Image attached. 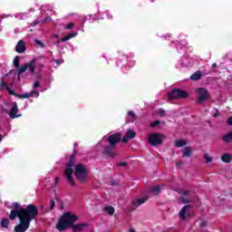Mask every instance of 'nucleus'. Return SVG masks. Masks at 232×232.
I'll use <instances>...</instances> for the list:
<instances>
[{
  "label": "nucleus",
  "instance_id": "f257e3e1",
  "mask_svg": "<svg viewBox=\"0 0 232 232\" xmlns=\"http://www.w3.org/2000/svg\"><path fill=\"white\" fill-rule=\"evenodd\" d=\"M79 220V217L72 212H65L58 220L56 224V229L59 231H66L68 227H72V232L84 231L85 227H88V224L80 223L75 224Z\"/></svg>",
  "mask_w": 232,
  "mask_h": 232
},
{
  "label": "nucleus",
  "instance_id": "f03ea898",
  "mask_svg": "<svg viewBox=\"0 0 232 232\" xmlns=\"http://www.w3.org/2000/svg\"><path fill=\"white\" fill-rule=\"evenodd\" d=\"M121 140H122V134L120 132L109 135L106 139L108 145L102 146V156L107 157L108 159H116V157H119L116 148Z\"/></svg>",
  "mask_w": 232,
  "mask_h": 232
},
{
  "label": "nucleus",
  "instance_id": "7ed1b4c3",
  "mask_svg": "<svg viewBox=\"0 0 232 232\" xmlns=\"http://www.w3.org/2000/svg\"><path fill=\"white\" fill-rule=\"evenodd\" d=\"M38 216L39 209L35 205L30 204L26 208H22V220L30 224V222H32V220H35Z\"/></svg>",
  "mask_w": 232,
  "mask_h": 232
},
{
  "label": "nucleus",
  "instance_id": "20e7f679",
  "mask_svg": "<svg viewBox=\"0 0 232 232\" xmlns=\"http://www.w3.org/2000/svg\"><path fill=\"white\" fill-rule=\"evenodd\" d=\"M73 166H75V153H72L67 165L65 166L64 175L71 186L75 187V179H73Z\"/></svg>",
  "mask_w": 232,
  "mask_h": 232
},
{
  "label": "nucleus",
  "instance_id": "39448f33",
  "mask_svg": "<svg viewBox=\"0 0 232 232\" xmlns=\"http://www.w3.org/2000/svg\"><path fill=\"white\" fill-rule=\"evenodd\" d=\"M90 173L86 169V166L82 163H78L74 169V176L77 180L80 181V184H84L88 180Z\"/></svg>",
  "mask_w": 232,
  "mask_h": 232
},
{
  "label": "nucleus",
  "instance_id": "423d86ee",
  "mask_svg": "<svg viewBox=\"0 0 232 232\" xmlns=\"http://www.w3.org/2000/svg\"><path fill=\"white\" fill-rule=\"evenodd\" d=\"M36 63H37V60L33 59L29 63H27L24 65H21L20 68L18 69V72H17L18 81H21V75H23V73H24V72H26V70H29L30 73H32V75H34L35 73Z\"/></svg>",
  "mask_w": 232,
  "mask_h": 232
},
{
  "label": "nucleus",
  "instance_id": "0eeeda50",
  "mask_svg": "<svg viewBox=\"0 0 232 232\" xmlns=\"http://www.w3.org/2000/svg\"><path fill=\"white\" fill-rule=\"evenodd\" d=\"M170 101H177L179 99H188L189 93L181 89H173L171 92L168 94Z\"/></svg>",
  "mask_w": 232,
  "mask_h": 232
},
{
  "label": "nucleus",
  "instance_id": "6e6552de",
  "mask_svg": "<svg viewBox=\"0 0 232 232\" xmlns=\"http://www.w3.org/2000/svg\"><path fill=\"white\" fill-rule=\"evenodd\" d=\"M148 142L150 146L152 147L160 146V144L163 142L162 134L150 133L148 138Z\"/></svg>",
  "mask_w": 232,
  "mask_h": 232
},
{
  "label": "nucleus",
  "instance_id": "1a4fd4ad",
  "mask_svg": "<svg viewBox=\"0 0 232 232\" xmlns=\"http://www.w3.org/2000/svg\"><path fill=\"white\" fill-rule=\"evenodd\" d=\"M196 92L198 94V104H202V102L209 99V92L204 88H198L196 90Z\"/></svg>",
  "mask_w": 232,
  "mask_h": 232
},
{
  "label": "nucleus",
  "instance_id": "9d476101",
  "mask_svg": "<svg viewBox=\"0 0 232 232\" xmlns=\"http://www.w3.org/2000/svg\"><path fill=\"white\" fill-rule=\"evenodd\" d=\"M179 215L180 220H186V215L187 217H191V215H193V210H191V205L184 206L179 211Z\"/></svg>",
  "mask_w": 232,
  "mask_h": 232
},
{
  "label": "nucleus",
  "instance_id": "9b49d317",
  "mask_svg": "<svg viewBox=\"0 0 232 232\" xmlns=\"http://www.w3.org/2000/svg\"><path fill=\"white\" fill-rule=\"evenodd\" d=\"M19 218L20 222L23 220V208L19 209H12L9 215L10 220H15V218Z\"/></svg>",
  "mask_w": 232,
  "mask_h": 232
},
{
  "label": "nucleus",
  "instance_id": "f8f14e48",
  "mask_svg": "<svg viewBox=\"0 0 232 232\" xmlns=\"http://www.w3.org/2000/svg\"><path fill=\"white\" fill-rule=\"evenodd\" d=\"M28 227H30V223L21 219L20 224L14 227V232H26Z\"/></svg>",
  "mask_w": 232,
  "mask_h": 232
},
{
  "label": "nucleus",
  "instance_id": "ddd939ff",
  "mask_svg": "<svg viewBox=\"0 0 232 232\" xmlns=\"http://www.w3.org/2000/svg\"><path fill=\"white\" fill-rule=\"evenodd\" d=\"M148 198H150L149 196L132 200L131 201L132 209H137V208H140V206H142V204H145L146 202H148Z\"/></svg>",
  "mask_w": 232,
  "mask_h": 232
},
{
  "label": "nucleus",
  "instance_id": "4468645a",
  "mask_svg": "<svg viewBox=\"0 0 232 232\" xmlns=\"http://www.w3.org/2000/svg\"><path fill=\"white\" fill-rule=\"evenodd\" d=\"M137 137V132L132 130H128L125 136H123L121 142L124 144L128 143V140H131V139H135Z\"/></svg>",
  "mask_w": 232,
  "mask_h": 232
},
{
  "label": "nucleus",
  "instance_id": "2eb2a0df",
  "mask_svg": "<svg viewBox=\"0 0 232 232\" xmlns=\"http://www.w3.org/2000/svg\"><path fill=\"white\" fill-rule=\"evenodd\" d=\"M18 112H19V107H17V103L14 102L11 107L9 117L11 119H17L18 117H21V114H17Z\"/></svg>",
  "mask_w": 232,
  "mask_h": 232
},
{
  "label": "nucleus",
  "instance_id": "dca6fc26",
  "mask_svg": "<svg viewBox=\"0 0 232 232\" xmlns=\"http://www.w3.org/2000/svg\"><path fill=\"white\" fill-rule=\"evenodd\" d=\"M15 52L17 53H24L26 52V44H24V41L20 40L16 46H15Z\"/></svg>",
  "mask_w": 232,
  "mask_h": 232
},
{
  "label": "nucleus",
  "instance_id": "f3484780",
  "mask_svg": "<svg viewBox=\"0 0 232 232\" xmlns=\"http://www.w3.org/2000/svg\"><path fill=\"white\" fill-rule=\"evenodd\" d=\"M34 93H37V95H39V92L37 91L34 90L31 92L18 94L17 97H18V99H30V97H32V95H34Z\"/></svg>",
  "mask_w": 232,
  "mask_h": 232
},
{
  "label": "nucleus",
  "instance_id": "a211bd4d",
  "mask_svg": "<svg viewBox=\"0 0 232 232\" xmlns=\"http://www.w3.org/2000/svg\"><path fill=\"white\" fill-rule=\"evenodd\" d=\"M193 155V148L191 147H185L183 150V157L189 159Z\"/></svg>",
  "mask_w": 232,
  "mask_h": 232
},
{
  "label": "nucleus",
  "instance_id": "6ab92c4d",
  "mask_svg": "<svg viewBox=\"0 0 232 232\" xmlns=\"http://www.w3.org/2000/svg\"><path fill=\"white\" fill-rule=\"evenodd\" d=\"M204 74H202V72L197 71L190 76L191 81H200L202 79Z\"/></svg>",
  "mask_w": 232,
  "mask_h": 232
},
{
  "label": "nucleus",
  "instance_id": "aec40b11",
  "mask_svg": "<svg viewBox=\"0 0 232 232\" xmlns=\"http://www.w3.org/2000/svg\"><path fill=\"white\" fill-rule=\"evenodd\" d=\"M222 162H226V164H229L232 160V155L229 153H225L221 156Z\"/></svg>",
  "mask_w": 232,
  "mask_h": 232
},
{
  "label": "nucleus",
  "instance_id": "412c9836",
  "mask_svg": "<svg viewBox=\"0 0 232 232\" xmlns=\"http://www.w3.org/2000/svg\"><path fill=\"white\" fill-rule=\"evenodd\" d=\"M103 211L108 213L111 217H113L115 215V208L112 206H108L103 208Z\"/></svg>",
  "mask_w": 232,
  "mask_h": 232
},
{
  "label": "nucleus",
  "instance_id": "4be33fe9",
  "mask_svg": "<svg viewBox=\"0 0 232 232\" xmlns=\"http://www.w3.org/2000/svg\"><path fill=\"white\" fill-rule=\"evenodd\" d=\"M222 140L224 142H227V144H228L229 142H232V131L225 134L223 137H222Z\"/></svg>",
  "mask_w": 232,
  "mask_h": 232
},
{
  "label": "nucleus",
  "instance_id": "5701e85b",
  "mask_svg": "<svg viewBox=\"0 0 232 232\" xmlns=\"http://www.w3.org/2000/svg\"><path fill=\"white\" fill-rule=\"evenodd\" d=\"M1 227H5V229H8V226H10V219L8 218H2L1 222Z\"/></svg>",
  "mask_w": 232,
  "mask_h": 232
},
{
  "label": "nucleus",
  "instance_id": "b1692460",
  "mask_svg": "<svg viewBox=\"0 0 232 232\" xmlns=\"http://www.w3.org/2000/svg\"><path fill=\"white\" fill-rule=\"evenodd\" d=\"M186 144H188L186 140H178L175 141L176 148H182V146H186Z\"/></svg>",
  "mask_w": 232,
  "mask_h": 232
},
{
  "label": "nucleus",
  "instance_id": "393cba45",
  "mask_svg": "<svg viewBox=\"0 0 232 232\" xmlns=\"http://www.w3.org/2000/svg\"><path fill=\"white\" fill-rule=\"evenodd\" d=\"M21 64V57L19 56H15L13 62V65L14 68H19Z\"/></svg>",
  "mask_w": 232,
  "mask_h": 232
},
{
  "label": "nucleus",
  "instance_id": "a878e982",
  "mask_svg": "<svg viewBox=\"0 0 232 232\" xmlns=\"http://www.w3.org/2000/svg\"><path fill=\"white\" fill-rule=\"evenodd\" d=\"M179 195H181V197H186L188 195H190L191 191L181 188V189H179Z\"/></svg>",
  "mask_w": 232,
  "mask_h": 232
},
{
  "label": "nucleus",
  "instance_id": "bb28decb",
  "mask_svg": "<svg viewBox=\"0 0 232 232\" xmlns=\"http://www.w3.org/2000/svg\"><path fill=\"white\" fill-rule=\"evenodd\" d=\"M151 193H153V195H158L159 193H160V186L153 187L151 188Z\"/></svg>",
  "mask_w": 232,
  "mask_h": 232
},
{
  "label": "nucleus",
  "instance_id": "cd10ccee",
  "mask_svg": "<svg viewBox=\"0 0 232 232\" xmlns=\"http://www.w3.org/2000/svg\"><path fill=\"white\" fill-rule=\"evenodd\" d=\"M6 91L8 92L9 95H14V97H17L19 93H16L14 92V90L10 89V86H6Z\"/></svg>",
  "mask_w": 232,
  "mask_h": 232
},
{
  "label": "nucleus",
  "instance_id": "c85d7f7f",
  "mask_svg": "<svg viewBox=\"0 0 232 232\" xmlns=\"http://www.w3.org/2000/svg\"><path fill=\"white\" fill-rule=\"evenodd\" d=\"M204 159H205L207 164H209V162H213V158L209 157V155H208V154L204 155Z\"/></svg>",
  "mask_w": 232,
  "mask_h": 232
},
{
  "label": "nucleus",
  "instance_id": "c756f323",
  "mask_svg": "<svg viewBox=\"0 0 232 232\" xmlns=\"http://www.w3.org/2000/svg\"><path fill=\"white\" fill-rule=\"evenodd\" d=\"M13 209H21V204L19 202L15 201L12 204Z\"/></svg>",
  "mask_w": 232,
  "mask_h": 232
},
{
  "label": "nucleus",
  "instance_id": "7c9ffc66",
  "mask_svg": "<svg viewBox=\"0 0 232 232\" xmlns=\"http://www.w3.org/2000/svg\"><path fill=\"white\" fill-rule=\"evenodd\" d=\"M54 208H55V200L51 199V200H50V207H49V209H50L51 211H53Z\"/></svg>",
  "mask_w": 232,
  "mask_h": 232
},
{
  "label": "nucleus",
  "instance_id": "2f4dec72",
  "mask_svg": "<svg viewBox=\"0 0 232 232\" xmlns=\"http://www.w3.org/2000/svg\"><path fill=\"white\" fill-rule=\"evenodd\" d=\"M158 115L159 117H166V111H164L163 109H160L158 111Z\"/></svg>",
  "mask_w": 232,
  "mask_h": 232
},
{
  "label": "nucleus",
  "instance_id": "473e14b6",
  "mask_svg": "<svg viewBox=\"0 0 232 232\" xmlns=\"http://www.w3.org/2000/svg\"><path fill=\"white\" fill-rule=\"evenodd\" d=\"M6 86H8V84H6V82H5V80L2 79V82L0 83V91L5 90V88L6 90Z\"/></svg>",
  "mask_w": 232,
  "mask_h": 232
},
{
  "label": "nucleus",
  "instance_id": "72a5a7b5",
  "mask_svg": "<svg viewBox=\"0 0 232 232\" xmlns=\"http://www.w3.org/2000/svg\"><path fill=\"white\" fill-rule=\"evenodd\" d=\"M34 43H35V44L40 46V48H44V44L43 42H41L40 40L36 39V40H34Z\"/></svg>",
  "mask_w": 232,
  "mask_h": 232
},
{
  "label": "nucleus",
  "instance_id": "f704fd0d",
  "mask_svg": "<svg viewBox=\"0 0 232 232\" xmlns=\"http://www.w3.org/2000/svg\"><path fill=\"white\" fill-rule=\"evenodd\" d=\"M128 115H129V117H131V119H134V121L137 120V116L135 115V112H133V111H130L128 112Z\"/></svg>",
  "mask_w": 232,
  "mask_h": 232
},
{
  "label": "nucleus",
  "instance_id": "c9c22d12",
  "mask_svg": "<svg viewBox=\"0 0 232 232\" xmlns=\"http://www.w3.org/2000/svg\"><path fill=\"white\" fill-rule=\"evenodd\" d=\"M180 200H181V202H183V204H191V200H189L184 197H181Z\"/></svg>",
  "mask_w": 232,
  "mask_h": 232
},
{
  "label": "nucleus",
  "instance_id": "e433bc0d",
  "mask_svg": "<svg viewBox=\"0 0 232 232\" xmlns=\"http://www.w3.org/2000/svg\"><path fill=\"white\" fill-rule=\"evenodd\" d=\"M160 121H155L154 122L150 123L151 128H157V126H160Z\"/></svg>",
  "mask_w": 232,
  "mask_h": 232
},
{
  "label": "nucleus",
  "instance_id": "4c0bfd02",
  "mask_svg": "<svg viewBox=\"0 0 232 232\" xmlns=\"http://www.w3.org/2000/svg\"><path fill=\"white\" fill-rule=\"evenodd\" d=\"M73 26H75V24L70 23L67 25H65V29L66 30H72V28H73Z\"/></svg>",
  "mask_w": 232,
  "mask_h": 232
},
{
  "label": "nucleus",
  "instance_id": "58836bf2",
  "mask_svg": "<svg viewBox=\"0 0 232 232\" xmlns=\"http://www.w3.org/2000/svg\"><path fill=\"white\" fill-rule=\"evenodd\" d=\"M220 116V111L218 109H215V113L213 114V117L217 119V117Z\"/></svg>",
  "mask_w": 232,
  "mask_h": 232
},
{
  "label": "nucleus",
  "instance_id": "ea45409f",
  "mask_svg": "<svg viewBox=\"0 0 232 232\" xmlns=\"http://www.w3.org/2000/svg\"><path fill=\"white\" fill-rule=\"evenodd\" d=\"M200 227H208V221L202 220L200 222Z\"/></svg>",
  "mask_w": 232,
  "mask_h": 232
},
{
  "label": "nucleus",
  "instance_id": "a19ab883",
  "mask_svg": "<svg viewBox=\"0 0 232 232\" xmlns=\"http://www.w3.org/2000/svg\"><path fill=\"white\" fill-rule=\"evenodd\" d=\"M76 35H77L76 32H73V33H71V34H68L69 39H73V37H76Z\"/></svg>",
  "mask_w": 232,
  "mask_h": 232
},
{
  "label": "nucleus",
  "instance_id": "79ce46f5",
  "mask_svg": "<svg viewBox=\"0 0 232 232\" xmlns=\"http://www.w3.org/2000/svg\"><path fill=\"white\" fill-rule=\"evenodd\" d=\"M66 41H70V37L68 36V34L61 39L62 43H66Z\"/></svg>",
  "mask_w": 232,
  "mask_h": 232
},
{
  "label": "nucleus",
  "instance_id": "37998d69",
  "mask_svg": "<svg viewBox=\"0 0 232 232\" xmlns=\"http://www.w3.org/2000/svg\"><path fill=\"white\" fill-rule=\"evenodd\" d=\"M227 124L228 126H232V116L229 117V118L227 120Z\"/></svg>",
  "mask_w": 232,
  "mask_h": 232
},
{
  "label": "nucleus",
  "instance_id": "c03bdc74",
  "mask_svg": "<svg viewBox=\"0 0 232 232\" xmlns=\"http://www.w3.org/2000/svg\"><path fill=\"white\" fill-rule=\"evenodd\" d=\"M117 166L126 168V166H128V163L127 162H120V163L117 164Z\"/></svg>",
  "mask_w": 232,
  "mask_h": 232
},
{
  "label": "nucleus",
  "instance_id": "a18cd8bd",
  "mask_svg": "<svg viewBox=\"0 0 232 232\" xmlns=\"http://www.w3.org/2000/svg\"><path fill=\"white\" fill-rule=\"evenodd\" d=\"M47 21H52V17L51 16H45L44 18V23H46Z\"/></svg>",
  "mask_w": 232,
  "mask_h": 232
},
{
  "label": "nucleus",
  "instance_id": "49530a36",
  "mask_svg": "<svg viewBox=\"0 0 232 232\" xmlns=\"http://www.w3.org/2000/svg\"><path fill=\"white\" fill-rule=\"evenodd\" d=\"M34 88H39V86H41V83L39 82V81H36L34 84Z\"/></svg>",
  "mask_w": 232,
  "mask_h": 232
},
{
  "label": "nucleus",
  "instance_id": "de8ad7c7",
  "mask_svg": "<svg viewBox=\"0 0 232 232\" xmlns=\"http://www.w3.org/2000/svg\"><path fill=\"white\" fill-rule=\"evenodd\" d=\"M59 180H60V178L56 177V179L54 180V186H57L59 184Z\"/></svg>",
  "mask_w": 232,
  "mask_h": 232
},
{
  "label": "nucleus",
  "instance_id": "09e8293b",
  "mask_svg": "<svg viewBox=\"0 0 232 232\" xmlns=\"http://www.w3.org/2000/svg\"><path fill=\"white\" fill-rule=\"evenodd\" d=\"M182 164H184V162L179 161L178 163H176V166L179 168V166H182Z\"/></svg>",
  "mask_w": 232,
  "mask_h": 232
},
{
  "label": "nucleus",
  "instance_id": "8fccbe9b",
  "mask_svg": "<svg viewBox=\"0 0 232 232\" xmlns=\"http://www.w3.org/2000/svg\"><path fill=\"white\" fill-rule=\"evenodd\" d=\"M54 63H56V64H61V61L59 60H54Z\"/></svg>",
  "mask_w": 232,
  "mask_h": 232
},
{
  "label": "nucleus",
  "instance_id": "3c124183",
  "mask_svg": "<svg viewBox=\"0 0 232 232\" xmlns=\"http://www.w3.org/2000/svg\"><path fill=\"white\" fill-rule=\"evenodd\" d=\"M212 68H213V69L217 68V63H213V64H212Z\"/></svg>",
  "mask_w": 232,
  "mask_h": 232
},
{
  "label": "nucleus",
  "instance_id": "603ef678",
  "mask_svg": "<svg viewBox=\"0 0 232 232\" xmlns=\"http://www.w3.org/2000/svg\"><path fill=\"white\" fill-rule=\"evenodd\" d=\"M2 140H3V135L0 134V142H2Z\"/></svg>",
  "mask_w": 232,
  "mask_h": 232
},
{
  "label": "nucleus",
  "instance_id": "864d4df0",
  "mask_svg": "<svg viewBox=\"0 0 232 232\" xmlns=\"http://www.w3.org/2000/svg\"><path fill=\"white\" fill-rule=\"evenodd\" d=\"M54 37H55V39H57L59 37V35L58 34H54Z\"/></svg>",
  "mask_w": 232,
  "mask_h": 232
}]
</instances>
